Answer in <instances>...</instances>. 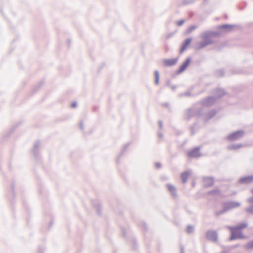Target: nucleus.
Masks as SVG:
<instances>
[{"label":"nucleus","mask_w":253,"mask_h":253,"mask_svg":"<svg viewBox=\"0 0 253 253\" xmlns=\"http://www.w3.org/2000/svg\"><path fill=\"white\" fill-rule=\"evenodd\" d=\"M203 108H188L184 111V119L189 121L193 117L200 118L203 115Z\"/></svg>","instance_id":"obj_2"},{"label":"nucleus","mask_w":253,"mask_h":253,"mask_svg":"<svg viewBox=\"0 0 253 253\" xmlns=\"http://www.w3.org/2000/svg\"><path fill=\"white\" fill-rule=\"evenodd\" d=\"M238 182L242 184H249L253 182V175H249L240 177Z\"/></svg>","instance_id":"obj_13"},{"label":"nucleus","mask_w":253,"mask_h":253,"mask_svg":"<svg viewBox=\"0 0 253 253\" xmlns=\"http://www.w3.org/2000/svg\"><path fill=\"white\" fill-rule=\"evenodd\" d=\"M222 253H225V252H222Z\"/></svg>","instance_id":"obj_49"},{"label":"nucleus","mask_w":253,"mask_h":253,"mask_svg":"<svg viewBox=\"0 0 253 253\" xmlns=\"http://www.w3.org/2000/svg\"><path fill=\"white\" fill-rule=\"evenodd\" d=\"M252 192L253 193V189L252 190ZM248 201L252 204L249 207L245 209V211L250 214H253V196L250 197Z\"/></svg>","instance_id":"obj_16"},{"label":"nucleus","mask_w":253,"mask_h":253,"mask_svg":"<svg viewBox=\"0 0 253 253\" xmlns=\"http://www.w3.org/2000/svg\"><path fill=\"white\" fill-rule=\"evenodd\" d=\"M170 81H168V82L167 83V85L168 86H170Z\"/></svg>","instance_id":"obj_44"},{"label":"nucleus","mask_w":253,"mask_h":253,"mask_svg":"<svg viewBox=\"0 0 253 253\" xmlns=\"http://www.w3.org/2000/svg\"><path fill=\"white\" fill-rule=\"evenodd\" d=\"M224 18H225L226 19H228V16H227V14H225V15H224Z\"/></svg>","instance_id":"obj_46"},{"label":"nucleus","mask_w":253,"mask_h":253,"mask_svg":"<svg viewBox=\"0 0 253 253\" xmlns=\"http://www.w3.org/2000/svg\"><path fill=\"white\" fill-rule=\"evenodd\" d=\"M130 142H128L126 144H125V146H124V147L122 148L120 153L119 154V155L118 156V157L117 158V160H116V163L117 164H119V160H120V158L123 156V155L125 153V152H126V149L130 145Z\"/></svg>","instance_id":"obj_17"},{"label":"nucleus","mask_w":253,"mask_h":253,"mask_svg":"<svg viewBox=\"0 0 253 253\" xmlns=\"http://www.w3.org/2000/svg\"><path fill=\"white\" fill-rule=\"evenodd\" d=\"M191 60V58L190 57H188L183 62V63L181 65L179 68L176 71V74H179L183 72H184L186 68L188 67L190 62Z\"/></svg>","instance_id":"obj_9"},{"label":"nucleus","mask_w":253,"mask_h":253,"mask_svg":"<svg viewBox=\"0 0 253 253\" xmlns=\"http://www.w3.org/2000/svg\"><path fill=\"white\" fill-rule=\"evenodd\" d=\"M226 211H226L225 208L223 207V209L222 210H220L219 211H215L214 212V214L216 216H218L223 214L224 213L226 212Z\"/></svg>","instance_id":"obj_27"},{"label":"nucleus","mask_w":253,"mask_h":253,"mask_svg":"<svg viewBox=\"0 0 253 253\" xmlns=\"http://www.w3.org/2000/svg\"><path fill=\"white\" fill-rule=\"evenodd\" d=\"M122 232H123V234L124 236H126V233L125 232V231L124 230H122Z\"/></svg>","instance_id":"obj_45"},{"label":"nucleus","mask_w":253,"mask_h":253,"mask_svg":"<svg viewBox=\"0 0 253 253\" xmlns=\"http://www.w3.org/2000/svg\"><path fill=\"white\" fill-rule=\"evenodd\" d=\"M142 227L143 228H144V229L146 231L147 230V224L146 223H143L142 224Z\"/></svg>","instance_id":"obj_39"},{"label":"nucleus","mask_w":253,"mask_h":253,"mask_svg":"<svg viewBox=\"0 0 253 253\" xmlns=\"http://www.w3.org/2000/svg\"><path fill=\"white\" fill-rule=\"evenodd\" d=\"M226 94V91L223 89H218L217 90V97L220 98Z\"/></svg>","instance_id":"obj_19"},{"label":"nucleus","mask_w":253,"mask_h":253,"mask_svg":"<svg viewBox=\"0 0 253 253\" xmlns=\"http://www.w3.org/2000/svg\"><path fill=\"white\" fill-rule=\"evenodd\" d=\"M206 236L208 240L212 242H216L217 240L218 235L217 232L215 230H208L206 233Z\"/></svg>","instance_id":"obj_7"},{"label":"nucleus","mask_w":253,"mask_h":253,"mask_svg":"<svg viewBox=\"0 0 253 253\" xmlns=\"http://www.w3.org/2000/svg\"><path fill=\"white\" fill-rule=\"evenodd\" d=\"M184 22V20H180L178 21L177 22V25L178 26H181L183 24Z\"/></svg>","instance_id":"obj_36"},{"label":"nucleus","mask_w":253,"mask_h":253,"mask_svg":"<svg viewBox=\"0 0 253 253\" xmlns=\"http://www.w3.org/2000/svg\"><path fill=\"white\" fill-rule=\"evenodd\" d=\"M192 96V94L190 91H186L183 93H181L179 95V96Z\"/></svg>","instance_id":"obj_31"},{"label":"nucleus","mask_w":253,"mask_h":253,"mask_svg":"<svg viewBox=\"0 0 253 253\" xmlns=\"http://www.w3.org/2000/svg\"><path fill=\"white\" fill-rule=\"evenodd\" d=\"M189 176V173L188 171H184L181 174V179L183 183H185Z\"/></svg>","instance_id":"obj_18"},{"label":"nucleus","mask_w":253,"mask_h":253,"mask_svg":"<svg viewBox=\"0 0 253 253\" xmlns=\"http://www.w3.org/2000/svg\"><path fill=\"white\" fill-rule=\"evenodd\" d=\"M230 72L232 75L240 74L242 73L241 71L238 69H233L231 70Z\"/></svg>","instance_id":"obj_30"},{"label":"nucleus","mask_w":253,"mask_h":253,"mask_svg":"<svg viewBox=\"0 0 253 253\" xmlns=\"http://www.w3.org/2000/svg\"><path fill=\"white\" fill-rule=\"evenodd\" d=\"M155 166L156 168H157V169H160L162 167V165L159 162L155 163Z\"/></svg>","instance_id":"obj_35"},{"label":"nucleus","mask_w":253,"mask_h":253,"mask_svg":"<svg viewBox=\"0 0 253 253\" xmlns=\"http://www.w3.org/2000/svg\"><path fill=\"white\" fill-rule=\"evenodd\" d=\"M247 226V224L245 223H242L240 224L239 225L236 226V227L239 230L242 231V229L243 228H246Z\"/></svg>","instance_id":"obj_28"},{"label":"nucleus","mask_w":253,"mask_h":253,"mask_svg":"<svg viewBox=\"0 0 253 253\" xmlns=\"http://www.w3.org/2000/svg\"><path fill=\"white\" fill-rule=\"evenodd\" d=\"M159 126L160 129H162L163 128V123L162 121L159 120L158 122Z\"/></svg>","instance_id":"obj_37"},{"label":"nucleus","mask_w":253,"mask_h":253,"mask_svg":"<svg viewBox=\"0 0 253 253\" xmlns=\"http://www.w3.org/2000/svg\"><path fill=\"white\" fill-rule=\"evenodd\" d=\"M192 41V38H189L186 39L182 43L181 48L179 50L180 53H182L190 44Z\"/></svg>","instance_id":"obj_14"},{"label":"nucleus","mask_w":253,"mask_h":253,"mask_svg":"<svg viewBox=\"0 0 253 253\" xmlns=\"http://www.w3.org/2000/svg\"><path fill=\"white\" fill-rule=\"evenodd\" d=\"M197 26L196 25H192L189 26L186 30V33L187 34H190L193 31L195 30L197 28Z\"/></svg>","instance_id":"obj_25"},{"label":"nucleus","mask_w":253,"mask_h":253,"mask_svg":"<svg viewBox=\"0 0 253 253\" xmlns=\"http://www.w3.org/2000/svg\"><path fill=\"white\" fill-rule=\"evenodd\" d=\"M180 253H184V249L183 247H181L180 249Z\"/></svg>","instance_id":"obj_43"},{"label":"nucleus","mask_w":253,"mask_h":253,"mask_svg":"<svg viewBox=\"0 0 253 253\" xmlns=\"http://www.w3.org/2000/svg\"><path fill=\"white\" fill-rule=\"evenodd\" d=\"M196 123H195L194 124V126H191L190 127V129H191V135H194L195 133V131L194 130V127L196 126Z\"/></svg>","instance_id":"obj_33"},{"label":"nucleus","mask_w":253,"mask_h":253,"mask_svg":"<svg viewBox=\"0 0 253 253\" xmlns=\"http://www.w3.org/2000/svg\"><path fill=\"white\" fill-rule=\"evenodd\" d=\"M240 205V203L235 201L225 202L222 203L223 207L227 211L239 207Z\"/></svg>","instance_id":"obj_6"},{"label":"nucleus","mask_w":253,"mask_h":253,"mask_svg":"<svg viewBox=\"0 0 253 253\" xmlns=\"http://www.w3.org/2000/svg\"><path fill=\"white\" fill-rule=\"evenodd\" d=\"M239 245L237 244V245H235V247H239Z\"/></svg>","instance_id":"obj_47"},{"label":"nucleus","mask_w":253,"mask_h":253,"mask_svg":"<svg viewBox=\"0 0 253 253\" xmlns=\"http://www.w3.org/2000/svg\"><path fill=\"white\" fill-rule=\"evenodd\" d=\"M77 106V103L76 102H73L71 104V106L72 108H75Z\"/></svg>","instance_id":"obj_40"},{"label":"nucleus","mask_w":253,"mask_h":253,"mask_svg":"<svg viewBox=\"0 0 253 253\" xmlns=\"http://www.w3.org/2000/svg\"><path fill=\"white\" fill-rule=\"evenodd\" d=\"M235 26V25L224 24L216 27L215 29L219 30L218 31H206L202 36L203 41L197 43L196 49L199 50L208 45L216 42H217L213 40L214 38L220 37L221 36V32H231L232 30V28Z\"/></svg>","instance_id":"obj_1"},{"label":"nucleus","mask_w":253,"mask_h":253,"mask_svg":"<svg viewBox=\"0 0 253 253\" xmlns=\"http://www.w3.org/2000/svg\"><path fill=\"white\" fill-rule=\"evenodd\" d=\"M246 247L247 249H253V240L248 242L246 245Z\"/></svg>","instance_id":"obj_29"},{"label":"nucleus","mask_w":253,"mask_h":253,"mask_svg":"<svg viewBox=\"0 0 253 253\" xmlns=\"http://www.w3.org/2000/svg\"><path fill=\"white\" fill-rule=\"evenodd\" d=\"M176 155V154H175L173 156H175Z\"/></svg>","instance_id":"obj_48"},{"label":"nucleus","mask_w":253,"mask_h":253,"mask_svg":"<svg viewBox=\"0 0 253 253\" xmlns=\"http://www.w3.org/2000/svg\"><path fill=\"white\" fill-rule=\"evenodd\" d=\"M215 76L218 78H221L224 76V70L223 69H219L215 71Z\"/></svg>","instance_id":"obj_22"},{"label":"nucleus","mask_w":253,"mask_h":253,"mask_svg":"<svg viewBox=\"0 0 253 253\" xmlns=\"http://www.w3.org/2000/svg\"><path fill=\"white\" fill-rule=\"evenodd\" d=\"M176 86L175 85L171 86V88L172 90H174L176 88Z\"/></svg>","instance_id":"obj_42"},{"label":"nucleus","mask_w":253,"mask_h":253,"mask_svg":"<svg viewBox=\"0 0 253 253\" xmlns=\"http://www.w3.org/2000/svg\"><path fill=\"white\" fill-rule=\"evenodd\" d=\"M229 228L231 232L230 240L246 238V236L242 234V231L239 230L236 227H229Z\"/></svg>","instance_id":"obj_4"},{"label":"nucleus","mask_w":253,"mask_h":253,"mask_svg":"<svg viewBox=\"0 0 253 253\" xmlns=\"http://www.w3.org/2000/svg\"><path fill=\"white\" fill-rule=\"evenodd\" d=\"M216 97L214 96H208L203 98L200 101V103L203 106H211L215 103Z\"/></svg>","instance_id":"obj_5"},{"label":"nucleus","mask_w":253,"mask_h":253,"mask_svg":"<svg viewBox=\"0 0 253 253\" xmlns=\"http://www.w3.org/2000/svg\"><path fill=\"white\" fill-rule=\"evenodd\" d=\"M195 229L193 226L188 225L186 229V232L187 234H191L194 232Z\"/></svg>","instance_id":"obj_24"},{"label":"nucleus","mask_w":253,"mask_h":253,"mask_svg":"<svg viewBox=\"0 0 253 253\" xmlns=\"http://www.w3.org/2000/svg\"><path fill=\"white\" fill-rule=\"evenodd\" d=\"M168 191L169 192L171 198L173 199H176L178 197V195L176 192V188L171 184L169 183L166 184Z\"/></svg>","instance_id":"obj_11"},{"label":"nucleus","mask_w":253,"mask_h":253,"mask_svg":"<svg viewBox=\"0 0 253 253\" xmlns=\"http://www.w3.org/2000/svg\"><path fill=\"white\" fill-rule=\"evenodd\" d=\"M132 249L135 250V249H136V247H137L136 241L135 240H133L132 241Z\"/></svg>","instance_id":"obj_34"},{"label":"nucleus","mask_w":253,"mask_h":253,"mask_svg":"<svg viewBox=\"0 0 253 253\" xmlns=\"http://www.w3.org/2000/svg\"><path fill=\"white\" fill-rule=\"evenodd\" d=\"M243 147V144L241 143L233 144L229 146L230 150H237Z\"/></svg>","instance_id":"obj_20"},{"label":"nucleus","mask_w":253,"mask_h":253,"mask_svg":"<svg viewBox=\"0 0 253 253\" xmlns=\"http://www.w3.org/2000/svg\"><path fill=\"white\" fill-rule=\"evenodd\" d=\"M187 156L189 158H199L201 156L200 152V147H195L187 153Z\"/></svg>","instance_id":"obj_10"},{"label":"nucleus","mask_w":253,"mask_h":253,"mask_svg":"<svg viewBox=\"0 0 253 253\" xmlns=\"http://www.w3.org/2000/svg\"><path fill=\"white\" fill-rule=\"evenodd\" d=\"M158 137H159V138H162V137H163V134H162V133L159 132V133H158Z\"/></svg>","instance_id":"obj_41"},{"label":"nucleus","mask_w":253,"mask_h":253,"mask_svg":"<svg viewBox=\"0 0 253 253\" xmlns=\"http://www.w3.org/2000/svg\"><path fill=\"white\" fill-rule=\"evenodd\" d=\"M221 193V191L218 188H215L211 191H209L208 192V195H219Z\"/></svg>","instance_id":"obj_21"},{"label":"nucleus","mask_w":253,"mask_h":253,"mask_svg":"<svg viewBox=\"0 0 253 253\" xmlns=\"http://www.w3.org/2000/svg\"><path fill=\"white\" fill-rule=\"evenodd\" d=\"M194 2V0H182V2L184 5L190 4Z\"/></svg>","instance_id":"obj_32"},{"label":"nucleus","mask_w":253,"mask_h":253,"mask_svg":"<svg viewBox=\"0 0 253 253\" xmlns=\"http://www.w3.org/2000/svg\"><path fill=\"white\" fill-rule=\"evenodd\" d=\"M217 113V111L215 109H212L210 110L206 115V121H208L209 120L212 118L213 117H214L216 115Z\"/></svg>","instance_id":"obj_15"},{"label":"nucleus","mask_w":253,"mask_h":253,"mask_svg":"<svg viewBox=\"0 0 253 253\" xmlns=\"http://www.w3.org/2000/svg\"><path fill=\"white\" fill-rule=\"evenodd\" d=\"M245 134L244 130L240 129L230 133L227 136V140L229 141H235L242 138Z\"/></svg>","instance_id":"obj_3"},{"label":"nucleus","mask_w":253,"mask_h":253,"mask_svg":"<svg viewBox=\"0 0 253 253\" xmlns=\"http://www.w3.org/2000/svg\"><path fill=\"white\" fill-rule=\"evenodd\" d=\"M178 59V57L172 59H164L163 60V65L166 67L172 66L177 63Z\"/></svg>","instance_id":"obj_12"},{"label":"nucleus","mask_w":253,"mask_h":253,"mask_svg":"<svg viewBox=\"0 0 253 253\" xmlns=\"http://www.w3.org/2000/svg\"><path fill=\"white\" fill-rule=\"evenodd\" d=\"M214 182V179L213 177L204 176L203 178V187L209 188L213 186Z\"/></svg>","instance_id":"obj_8"},{"label":"nucleus","mask_w":253,"mask_h":253,"mask_svg":"<svg viewBox=\"0 0 253 253\" xmlns=\"http://www.w3.org/2000/svg\"><path fill=\"white\" fill-rule=\"evenodd\" d=\"M224 46H225V44L223 43H222L219 45L215 46L213 49L216 51H220L222 49H223Z\"/></svg>","instance_id":"obj_26"},{"label":"nucleus","mask_w":253,"mask_h":253,"mask_svg":"<svg viewBox=\"0 0 253 253\" xmlns=\"http://www.w3.org/2000/svg\"><path fill=\"white\" fill-rule=\"evenodd\" d=\"M154 76H155V84L157 85L159 83V73L158 71L156 70L154 72Z\"/></svg>","instance_id":"obj_23"},{"label":"nucleus","mask_w":253,"mask_h":253,"mask_svg":"<svg viewBox=\"0 0 253 253\" xmlns=\"http://www.w3.org/2000/svg\"><path fill=\"white\" fill-rule=\"evenodd\" d=\"M165 51L166 52H168L169 50V46L168 44H165Z\"/></svg>","instance_id":"obj_38"}]
</instances>
